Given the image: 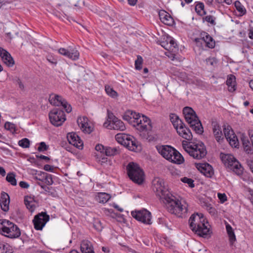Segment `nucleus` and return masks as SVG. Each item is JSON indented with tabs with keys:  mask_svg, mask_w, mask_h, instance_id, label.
Segmentation results:
<instances>
[{
	"mask_svg": "<svg viewBox=\"0 0 253 253\" xmlns=\"http://www.w3.org/2000/svg\"><path fill=\"white\" fill-rule=\"evenodd\" d=\"M159 17L161 21L166 25H172L173 20L172 17L168 12L162 10L159 12Z\"/></svg>",
	"mask_w": 253,
	"mask_h": 253,
	"instance_id": "25",
	"label": "nucleus"
},
{
	"mask_svg": "<svg viewBox=\"0 0 253 253\" xmlns=\"http://www.w3.org/2000/svg\"><path fill=\"white\" fill-rule=\"evenodd\" d=\"M133 126L140 132H148L152 129L150 119L146 116L141 115L139 113L137 115Z\"/></svg>",
	"mask_w": 253,
	"mask_h": 253,
	"instance_id": "11",
	"label": "nucleus"
},
{
	"mask_svg": "<svg viewBox=\"0 0 253 253\" xmlns=\"http://www.w3.org/2000/svg\"><path fill=\"white\" fill-rule=\"evenodd\" d=\"M228 141L230 144L234 147H236L238 145V139L237 138V136L234 134L232 137H231V138H229L228 139H227Z\"/></svg>",
	"mask_w": 253,
	"mask_h": 253,
	"instance_id": "44",
	"label": "nucleus"
},
{
	"mask_svg": "<svg viewBox=\"0 0 253 253\" xmlns=\"http://www.w3.org/2000/svg\"><path fill=\"white\" fill-rule=\"evenodd\" d=\"M205 219L202 213L193 214L189 219V223L191 230L201 237H205L209 234L210 229L205 223Z\"/></svg>",
	"mask_w": 253,
	"mask_h": 253,
	"instance_id": "2",
	"label": "nucleus"
},
{
	"mask_svg": "<svg viewBox=\"0 0 253 253\" xmlns=\"http://www.w3.org/2000/svg\"><path fill=\"white\" fill-rule=\"evenodd\" d=\"M105 91L107 94L110 96L115 98L118 96L117 92L115 91L112 87L109 85L105 86Z\"/></svg>",
	"mask_w": 253,
	"mask_h": 253,
	"instance_id": "40",
	"label": "nucleus"
},
{
	"mask_svg": "<svg viewBox=\"0 0 253 253\" xmlns=\"http://www.w3.org/2000/svg\"><path fill=\"white\" fill-rule=\"evenodd\" d=\"M48 149V146L46 145L45 143L42 142L40 143L38 150L40 152L46 151Z\"/></svg>",
	"mask_w": 253,
	"mask_h": 253,
	"instance_id": "48",
	"label": "nucleus"
},
{
	"mask_svg": "<svg viewBox=\"0 0 253 253\" xmlns=\"http://www.w3.org/2000/svg\"><path fill=\"white\" fill-rule=\"evenodd\" d=\"M162 46L166 50H170V46L167 42H162Z\"/></svg>",
	"mask_w": 253,
	"mask_h": 253,
	"instance_id": "61",
	"label": "nucleus"
},
{
	"mask_svg": "<svg viewBox=\"0 0 253 253\" xmlns=\"http://www.w3.org/2000/svg\"><path fill=\"white\" fill-rule=\"evenodd\" d=\"M197 168L202 173L208 177H211L214 174V171L211 166L208 163L198 164Z\"/></svg>",
	"mask_w": 253,
	"mask_h": 253,
	"instance_id": "20",
	"label": "nucleus"
},
{
	"mask_svg": "<svg viewBox=\"0 0 253 253\" xmlns=\"http://www.w3.org/2000/svg\"><path fill=\"white\" fill-rule=\"evenodd\" d=\"M10 200L9 195L5 192H2L1 193L0 199V204L2 209L4 211H7L9 210V204Z\"/></svg>",
	"mask_w": 253,
	"mask_h": 253,
	"instance_id": "24",
	"label": "nucleus"
},
{
	"mask_svg": "<svg viewBox=\"0 0 253 253\" xmlns=\"http://www.w3.org/2000/svg\"><path fill=\"white\" fill-rule=\"evenodd\" d=\"M224 134L226 139H228L229 138H231L234 134V132L233 130L231 129V127L229 126H227L226 127H224L223 129Z\"/></svg>",
	"mask_w": 253,
	"mask_h": 253,
	"instance_id": "39",
	"label": "nucleus"
},
{
	"mask_svg": "<svg viewBox=\"0 0 253 253\" xmlns=\"http://www.w3.org/2000/svg\"><path fill=\"white\" fill-rule=\"evenodd\" d=\"M200 203L201 205L207 210L211 206V204L205 199H200Z\"/></svg>",
	"mask_w": 253,
	"mask_h": 253,
	"instance_id": "47",
	"label": "nucleus"
},
{
	"mask_svg": "<svg viewBox=\"0 0 253 253\" xmlns=\"http://www.w3.org/2000/svg\"><path fill=\"white\" fill-rule=\"evenodd\" d=\"M111 196L106 193H98L96 196V200L100 203H106L111 198Z\"/></svg>",
	"mask_w": 253,
	"mask_h": 253,
	"instance_id": "32",
	"label": "nucleus"
},
{
	"mask_svg": "<svg viewBox=\"0 0 253 253\" xmlns=\"http://www.w3.org/2000/svg\"><path fill=\"white\" fill-rule=\"evenodd\" d=\"M182 146L184 150L194 159L200 160L204 158L207 152L206 146L203 142L188 144L187 141H183Z\"/></svg>",
	"mask_w": 253,
	"mask_h": 253,
	"instance_id": "4",
	"label": "nucleus"
},
{
	"mask_svg": "<svg viewBox=\"0 0 253 253\" xmlns=\"http://www.w3.org/2000/svg\"><path fill=\"white\" fill-rule=\"evenodd\" d=\"M169 118L171 123L176 129L183 124L179 117L174 114H171L169 115Z\"/></svg>",
	"mask_w": 253,
	"mask_h": 253,
	"instance_id": "31",
	"label": "nucleus"
},
{
	"mask_svg": "<svg viewBox=\"0 0 253 253\" xmlns=\"http://www.w3.org/2000/svg\"><path fill=\"white\" fill-rule=\"evenodd\" d=\"M247 164L248 166L250 167L252 171L253 172V160H247Z\"/></svg>",
	"mask_w": 253,
	"mask_h": 253,
	"instance_id": "63",
	"label": "nucleus"
},
{
	"mask_svg": "<svg viewBox=\"0 0 253 253\" xmlns=\"http://www.w3.org/2000/svg\"><path fill=\"white\" fill-rule=\"evenodd\" d=\"M19 185L21 188H28L29 186V184L25 181H20Z\"/></svg>",
	"mask_w": 253,
	"mask_h": 253,
	"instance_id": "60",
	"label": "nucleus"
},
{
	"mask_svg": "<svg viewBox=\"0 0 253 253\" xmlns=\"http://www.w3.org/2000/svg\"><path fill=\"white\" fill-rule=\"evenodd\" d=\"M241 140L244 150L248 154L252 153L253 151L252 142L251 143L248 138L243 135L241 137Z\"/></svg>",
	"mask_w": 253,
	"mask_h": 253,
	"instance_id": "28",
	"label": "nucleus"
},
{
	"mask_svg": "<svg viewBox=\"0 0 253 253\" xmlns=\"http://www.w3.org/2000/svg\"><path fill=\"white\" fill-rule=\"evenodd\" d=\"M119 150L115 147H106L105 154L107 156H112L117 155Z\"/></svg>",
	"mask_w": 253,
	"mask_h": 253,
	"instance_id": "36",
	"label": "nucleus"
},
{
	"mask_svg": "<svg viewBox=\"0 0 253 253\" xmlns=\"http://www.w3.org/2000/svg\"><path fill=\"white\" fill-rule=\"evenodd\" d=\"M226 229L230 242H234L236 240V237L232 227L229 224H227Z\"/></svg>",
	"mask_w": 253,
	"mask_h": 253,
	"instance_id": "34",
	"label": "nucleus"
},
{
	"mask_svg": "<svg viewBox=\"0 0 253 253\" xmlns=\"http://www.w3.org/2000/svg\"><path fill=\"white\" fill-rule=\"evenodd\" d=\"M159 153L166 160L174 164H181L184 162V158L179 152L173 147L161 146L157 148Z\"/></svg>",
	"mask_w": 253,
	"mask_h": 253,
	"instance_id": "5",
	"label": "nucleus"
},
{
	"mask_svg": "<svg viewBox=\"0 0 253 253\" xmlns=\"http://www.w3.org/2000/svg\"><path fill=\"white\" fill-rule=\"evenodd\" d=\"M226 84L228 86V91L234 92L236 89V78L233 75H229L227 76Z\"/></svg>",
	"mask_w": 253,
	"mask_h": 253,
	"instance_id": "26",
	"label": "nucleus"
},
{
	"mask_svg": "<svg viewBox=\"0 0 253 253\" xmlns=\"http://www.w3.org/2000/svg\"><path fill=\"white\" fill-rule=\"evenodd\" d=\"M25 204L26 206L27 209L30 210L31 211L33 210V205L31 204V203L26 200V199L24 200Z\"/></svg>",
	"mask_w": 253,
	"mask_h": 253,
	"instance_id": "57",
	"label": "nucleus"
},
{
	"mask_svg": "<svg viewBox=\"0 0 253 253\" xmlns=\"http://www.w3.org/2000/svg\"><path fill=\"white\" fill-rule=\"evenodd\" d=\"M166 42L169 43V46H170V50H172L174 48H175L177 47L176 42L171 38H168Z\"/></svg>",
	"mask_w": 253,
	"mask_h": 253,
	"instance_id": "46",
	"label": "nucleus"
},
{
	"mask_svg": "<svg viewBox=\"0 0 253 253\" xmlns=\"http://www.w3.org/2000/svg\"><path fill=\"white\" fill-rule=\"evenodd\" d=\"M6 180L13 186H16L17 185L15 174L13 172L8 173L6 176Z\"/></svg>",
	"mask_w": 253,
	"mask_h": 253,
	"instance_id": "35",
	"label": "nucleus"
},
{
	"mask_svg": "<svg viewBox=\"0 0 253 253\" xmlns=\"http://www.w3.org/2000/svg\"><path fill=\"white\" fill-rule=\"evenodd\" d=\"M181 181L185 183H187L189 186L191 188H193L195 186L194 184L193 183L194 180L191 178H189L186 177H184L181 178Z\"/></svg>",
	"mask_w": 253,
	"mask_h": 253,
	"instance_id": "45",
	"label": "nucleus"
},
{
	"mask_svg": "<svg viewBox=\"0 0 253 253\" xmlns=\"http://www.w3.org/2000/svg\"><path fill=\"white\" fill-rule=\"evenodd\" d=\"M235 6L236 9L241 13L242 14H245L246 10L243 6L241 4L239 1H236L235 2Z\"/></svg>",
	"mask_w": 253,
	"mask_h": 253,
	"instance_id": "42",
	"label": "nucleus"
},
{
	"mask_svg": "<svg viewBox=\"0 0 253 253\" xmlns=\"http://www.w3.org/2000/svg\"><path fill=\"white\" fill-rule=\"evenodd\" d=\"M218 198L222 203H223L227 200V197L224 193H218Z\"/></svg>",
	"mask_w": 253,
	"mask_h": 253,
	"instance_id": "55",
	"label": "nucleus"
},
{
	"mask_svg": "<svg viewBox=\"0 0 253 253\" xmlns=\"http://www.w3.org/2000/svg\"><path fill=\"white\" fill-rule=\"evenodd\" d=\"M177 133L183 138L190 140L192 138V135L190 130L186 127L184 124H182L178 128L176 129Z\"/></svg>",
	"mask_w": 253,
	"mask_h": 253,
	"instance_id": "22",
	"label": "nucleus"
},
{
	"mask_svg": "<svg viewBox=\"0 0 253 253\" xmlns=\"http://www.w3.org/2000/svg\"><path fill=\"white\" fill-rule=\"evenodd\" d=\"M204 8L205 6L203 2H197L195 5V11L199 15H204L206 13Z\"/></svg>",
	"mask_w": 253,
	"mask_h": 253,
	"instance_id": "33",
	"label": "nucleus"
},
{
	"mask_svg": "<svg viewBox=\"0 0 253 253\" xmlns=\"http://www.w3.org/2000/svg\"><path fill=\"white\" fill-rule=\"evenodd\" d=\"M67 139L70 144L77 148L81 149L83 148V142L76 133L71 132L68 133Z\"/></svg>",
	"mask_w": 253,
	"mask_h": 253,
	"instance_id": "17",
	"label": "nucleus"
},
{
	"mask_svg": "<svg viewBox=\"0 0 253 253\" xmlns=\"http://www.w3.org/2000/svg\"><path fill=\"white\" fill-rule=\"evenodd\" d=\"M49 219V216L45 212L36 215L33 220L35 228L38 230H42Z\"/></svg>",
	"mask_w": 253,
	"mask_h": 253,
	"instance_id": "15",
	"label": "nucleus"
},
{
	"mask_svg": "<svg viewBox=\"0 0 253 253\" xmlns=\"http://www.w3.org/2000/svg\"><path fill=\"white\" fill-rule=\"evenodd\" d=\"M152 183L153 191L165 204L169 212L181 217L183 213L187 212V207L182 205L181 202L169 192L163 179L155 178Z\"/></svg>",
	"mask_w": 253,
	"mask_h": 253,
	"instance_id": "1",
	"label": "nucleus"
},
{
	"mask_svg": "<svg viewBox=\"0 0 253 253\" xmlns=\"http://www.w3.org/2000/svg\"><path fill=\"white\" fill-rule=\"evenodd\" d=\"M105 148L102 144H97L95 148L97 151H100L102 153H105Z\"/></svg>",
	"mask_w": 253,
	"mask_h": 253,
	"instance_id": "53",
	"label": "nucleus"
},
{
	"mask_svg": "<svg viewBox=\"0 0 253 253\" xmlns=\"http://www.w3.org/2000/svg\"><path fill=\"white\" fill-rule=\"evenodd\" d=\"M129 178L134 183L141 184L144 180V173L139 166L134 162H130L126 166Z\"/></svg>",
	"mask_w": 253,
	"mask_h": 253,
	"instance_id": "7",
	"label": "nucleus"
},
{
	"mask_svg": "<svg viewBox=\"0 0 253 253\" xmlns=\"http://www.w3.org/2000/svg\"><path fill=\"white\" fill-rule=\"evenodd\" d=\"M87 120V118L85 117H80L78 118L77 123L83 131L89 133L92 131V128L88 125Z\"/></svg>",
	"mask_w": 253,
	"mask_h": 253,
	"instance_id": "23",
	"label": "nucleus"
},
{
	"mask_svg": "<svg viewBox=\"0 0 253 253\" xmlns=\"http://www.w3.org/2000/svg\"><path fill=\"white\" fill-rule=\"evenodd\" d=\"M30 140L26 138H23L18 141V145L22 148H27L30 146Z\"/></svg>",
	"mask_w": 253,
	"mask_h": 253,
	"instance_id": "41",
	"label": "nucleus"
},
{
	"mask_svg": "<svg viewBox=\"0 0 253 253\" xmlns=\"http://www.w3.org/2000/svg\"><path fill=\"white\" fill-rule=\"evenodd\" d=\"M4 127L6 129L11 131L15 130V125L10 122H6L4 125Z\"/></svg>",
	"mask_w": 253,
	"mask_h": 253,
	"instance_id": "50",
	"label": "nucleus"
},
{
	"mask_svg": "<svg viewBox=\"0 0 253 253\" xmlns=\"http://www.w3.org/2000/svg\"><path fill=\"white\" fill-rule=\"evenodd\" d=\"M207 65L214 66L216 64V60L214 58H209L206 60Z\"/></svg>",
	"mask_w": 253,
	"mask_h": 253,
	"instance_id": "52",
	"label": "nucleus"
},
{
	"mask_svg": "<svg viewBox=\"0 0 253 253\" xmlns=\"http://www.w3.org/2000/svg\"><path fill=\"white\" fill-rule=\"evenodd\" d=\"M0 56L3 63L8 67L14 65V61L10 54L1 47H0Z\"/></svg>",
	"mask_w": 253,
	"mask_h": 253,
	"instance_id": "19",
	"label": "nucleus"
},
{
	"mask_svg": "<svg viewBox=\"0 0 253 253\" xmlns=\"http://www.w3.org/2000/svg\"><path fill=\"white\" fill-rule=\"evenodd\" d=\"M183 114L186 122L196 133L202 134L203 127L195 112L190 107H185L183 109Z\"/></svg>",
	"mask_w": 253,
	"mask_h": 253,
	"instance_id": "3",
	"label": "nucleus"
},
{
	"mask_svg": "<svg viewBox=\"0 0 253 253\" xmlns=\"http://www.w3.org/2000/svg\"><path fill=\"white\" fill-rule=\"evenodd\" d=\"M104 127L108 129H113L123 131L126 129L124 123L118 119L112 113H108L107 121L103 124Z\"/></svg>",
	"mask_w": 253,
	"mask_h": 253,
	"instance_id": "10",
	"label": "nucleus"
},
{
	"mask_svg": "<svg viewBox=\"0 0 253 253\" xmlns=\"http://www.w3.org/2000/svg\"><path fill=\"white\" fill-rule=\"evenodd\" d=\"M58 52L72 60H78L80 56L79 51L76 49H72L69 50L65 48H60L58 49Z\"/></svg>",
	"mask_w": 253,
	"mask_h": 253,
	"instance_id": "16",
	"label": "nucleus"
},
{
	"mask_svg": "<svg viewBox=\"0 0 253 253\" xmlns=\"http://www.w3.org/2000/svg\"><path fill=\"white\" fill-rule=\"evenodd\" d=\"M220 158L225 165L230 168L235 172L238 174L242 172V168L241 165L233 155L221 153L220 154Z\"/></svg>",
	"mask_w": 253,
	"mask_h": 253,
	"instance_id": "9",
	"label": "nucleus"
},
{
	"mask_svg": "<svg viewBox=\"0 0 253 253\" xmlns=\"http://www.w3.org/2000/svg\"><path fill=\"white\" fill-rule=\"evenodd\" d=\"M0 233L10 238H17L21 235L18 227L6 219L0 220Z\"/></svg>",
	"mask_w": 253,
	"mask_h": 253,
	"instance_id": "6",
	"label": "nucleus"
},
{
	"mask_svg": "<svg viewBox=\"0 0 253 253\" xmlns=\"http://www.w3.org/2000/svg\"><path fill=\"white\" fill-rule=\"evenodd\" d=\"M213 132L217 141L219 142L223 139L222 132L219 125L215 124L213 125Z\"/></svg>",
	"mask_w": 253,
	"mask_h": 253,
	"instance_id": "30",
	"label": "nucleus"
},
{
	"mask_svg": "<svg viewBox=\"0 0 253 253\" xmlns=\"http://www.w3.org/2000/svg\"><path fill=\"white\" fill-rule=\"evenodd\" d=\"M45 180V183L48 185H52L53 183L52 176L50 174L46 173Z\"/></svg>",
	"mask_w": 253,
	"mask_h": 253,
	"instance_id": "51",
	"label": "nucleus"
},
{
	"mask_svg": "<svg viewBox=\"0 0 253 253\" xmlns=\"http://www.w3.org/2000/svg\"><path fill=\"white\" fill-rule=\"evenodd\" d=\"M212 215H214L216 214V211L215 208L211 207V205L207 210Z\"/></svg>",
	"mask_w": 253,
	"mask_h": 253,
	"instance_id": "56",
	"label": "nucleus"
},
{
	"mask_svg": "<svg viewBox=\"0 0 253 253\" xmlns=\"http://www.w3.org/2000/svg\"><path fill=\"white\" fill-rule=\"evenodd\" d=\"M108 160V158L104 157L100 158L98 161L101 165L103 166L104 167H106L107 166Z\"/></svg>",
	"mask_w": 253,
	"mask_h": 253,
	"instance_id": "54",
	"label": "nucleus"
},
{
	"mask_svg": "<svg viewBox=\"0 0 253 253\" xmlns=\"http://www.w3.org/2000/svg\"><path fill=\"white\" fill-rule=\"evenodd\" d=\"M137 114L132 111H127L123 116V119L128 122L132 126H133Z\"/></svg>",
	"mask_w": 253,
	"mask_h": 253,
	"instance_id": "27",
	"label": "nucleus"
},
{
	"mask_svg": "<svg viewBox=\"0 0 253 253\" xmlns=\"http://www.w3.org/2000/svg\"><path fill=\"white\" fill-rule=\"evenodd\" d=\"M131 214L136 220L144 224H151L152 223L151 212L145 209L132 211Z\"/></svg>",
	"mask_w": 253,
	"mask_h": 253,
	"instance_id": "13",
	"label": "nucleus"
},
{
	"mask_svg": "<svg viewBox=\"0 0 253 253\" xmlns=\"http://www.w3.org/2000/svg\"><path fill=\"white\" fill-rule=\"evenodd\" d=\"M48 116L50 123L55 126H61L66 120L64 111L58 108L52 109Z\"/></svg>",
	"mask_w": 253,
	"mask_h": 253,
	"instance_id": "12",
	"label": "nucleus"
},
{
	"mask_svg": "<svg viewBox=\"0 0 253 253\" xmlns=\"http://www.w3.org/2000/svg\"><path fill=\"white\" fill-rule=\"evenodd\" d=\"M216 18L211 15H207L203 17V21H206L210 23L211 26H215L216 25L215 22Z\"/></svg>",
	"mask_w": 253,
	"mask_h": 253,
	"instance_id": "38",
	"label": "nucleus"
},
{
	"mask_svg": "<svg viewBox=\"0 0 253 253\" xmlns=\"http://www.w3.org/2000/svg\"><path fill=\"white\" fill-rule=\"evenodd\" d=\"M47 60L49 62L51 63L52 64L56 65L57 64L56 60L52 57H47Z\"/></svg>",
	"mask_w": 253,
	"mask_h": 253,
	"instance_id": "64",
	"label": "nucleus"
},
{
	"mask_svg": "<svg viewBox=\"0 0 253 253\" xmlns=\"http://www.w3.org/2000/svg\"><path fill=\"white\" fill-rule=\"evenodd\" d=\"M36 157L38 158H39V159H42V160H44L47 162H48L50 160V158L49 157H48L47 156H44V155H41L40 156L37 155Z\"/></svg>",
	"mask_w": 253,
	"mask_h": 253,
	"instance_id": "62",
	"label": "nucleus"
},
{
	"mask_svg": "<svg viewBox=\"0 0 253 253\" xmlns=\"http://www.w3.org/2000/svg\"><path fill=\"white\" fill-rule=\"evenodd\" d=\"M93 227L97 231H101L103 228L101 222L99 220L95 221Z\"/></svg>",
	"mask_w": 253,
	"mask_h": 253,
	"instance_id": "49",
	"label": "nucleus"
},
{
	"mask_svg": "<svg viewBox=\"0 0 253 253\" xmlns=\"http://www.w3.org/2000/svg\"><path fill=\"white\" fill-rule=\"evenodd\" d=\"M174 75L181 79H184L185 77V73L179 72L178 71H175V72L174 73Z\"/></svg>",
	"mask_w": 253,
	"mask_h": 253,
	"instance_id": "58",
	"label": "nucleus"
},
{
	"mask_svg": "<svg viewBox=\"0 0 253 253\" xmlns=\"http://www.w3.org/2000/svg\"><path fill=\"white\" fill-rule=\"evenodd\" d=\"M142 63V58L139 55L137 56V59L135 61V69L139 70L141 69Z\"/></svg>",
	"mask_w": 253,
	"mask_h": 253,
	"instance_id": "43",
	"label": "nucleus"
},
{
	"mask_svg": "<svg viewBox=\"0 0 253 253\" xmlns=\"http://www.w3.org/2000/svg\"><path fill=\"white\" fill-rule=\"evenodd\" d=\"M82 253H94L91 243L88 241H83L81 244Z\"/></svg>",
	"mask_w": 253,
	"mask_h": 253,
	"instance_id": "29",
	"label": "nucleus"
},
{
	"mask_svg": "<svg viewBox=\"0 0 253 253\" xmlns=\"http://www.w3.org/2000/svg\"><path fill=\"white\" fill-rule=\"evenodd\" d=\"M0 253H12L11 247L7 244L0 243Z\"/></svg>",
	"mask_w": 253,
	"mask_h": 253,
	"instance_id": "37",
	"label": "nucleus"
},
{
	"mask_svg": "<svg viewBox=\"0 0 253 253\" xmlns=\"http://www.w3.org/2000/svg\"><path fill=\"white\" fill-rule=\"evenodd\" d=\"M44 170L47 171H53L54 168L52 166L49 165H45L43 168Z\"/></svg>",
	"mask_w": 253,
	"mask_h": 253,
	"instance_id": "59",
	"label": "nucleus"
},
{
	"mask_svg": "<svg viewBox=\"0 0 253 253\" xmlns=\"http://www.w3.org/2000/svg\"><path fill=\"white\" fill-rule=\"evenodd\" d=\"M116 140L122 145L127 147L131 151H136L137 148V142L135 138L125 133H118L115 136Z\"/></svg>",
	"mask_w": 253,
	"mask_h": 253,
	"instance_id": "8",
	"label": "nucleus"
},
{
	"mask_svg": "<svg viewBox=\"0 0 253 253\" xmlns=\"http://www.w3.org/2000/svg\"><path fill=\"white\" fill-rule=\"evenodd\" d=\"M67 139L70 144L77 148L81 149L83 148V142L76 133L71 132L68 133Z\"/></svg>",
	"mask_w": 253,
	"mask_h": 253,
	"instance_id": "18",
	"label": "nucleus"
},
{
	"mask_svg": "<svg viewBox=\"0 0 253 253\" xmlns=\"http://www.w3.org/2000/svg\"><path fill=\"white\" fill-rule=\"evenodd\" d=\"M49 101L51 104L54 106H63L67 113H70L72 111L71 105L60 95L51 94L49 96Z\"/></svg>",
	"mask_w": 253,
	"mask_h": 253,
	"instance_id": "14",
	"label": "nucleus"
},
{
	"mask_svg": "<svg viewBox=\"0 0 253 253\" xmlns=\"http://www.w3.org/2000/svg\"><path fill=\"white\" fill-rule=\"evenodd\" d=\"M199 37L202 39L206 45L210 48H213L215 46V42L213 38L207 32L202 31L200 33Z\"/></svg>",
	"mask_w": 253,
	"mask_h": 253,
	"instance_id": "21",
	"label": "nucleus"
}]
</instances>
